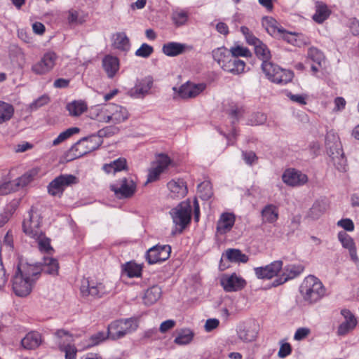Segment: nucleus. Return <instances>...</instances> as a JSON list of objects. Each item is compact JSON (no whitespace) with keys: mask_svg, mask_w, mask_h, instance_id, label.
I'll list each match as a JSON object with an SVG mask.
<instances>
[{"mask_svg":"<svg viewBox=\"0 0 359 359\" xmlns=\"http://www.w3.org/2000/svg\"><path fill=\"white\" fill-rule=\"evenodd\" d=\"M40 272L32 266H27L22 271L18 266L17 271L12 280L14 293L19 297L28 295L32 289L34 283L38 279Z\"/></svg>","mask_w":359,"mask_h":359,"instance_id":"nucleus-1","label":"nucleus"},{"mask_svg":"<svg viewBox=\"0 0 359 359\" xmlns=\"http://www.w3.org/2000/svg\"><path fill=\"white\" fill-rule=\"evenodd\" d=\"M326 290L317 277L309 275L304 278L299 287V292L309 304H313L320 301L325 294Z\"/></svg>","mask_w":359,"mask_h":359,"instance_id":"nucleus-2","label":"nucleus"},{"mask_svg":"<svg viewBox=\"0 0 359 359\" xmlns=\"http://www.w3.org/2000/svg\"><path fill=\"white\" fill-rule=\"evenodd\" d=\"M192 207L189 200L182 201L172 208L170 215L175 225V231L181 233L189 224L191 219Z\"/></svg>","mask_w":359,"mask_h":359,"instance_id":"nucleus-3","label":"nucleus"},{"mask_svg":"<svg viewBox=\"0 0 359 359\" xmlns=\"http://www.w3.org/2000/svg\"><path fill=\"white\" fill-rule=\"evenodd\" d=\"M129 118L128 109L123 106L109 103L101 110L100 114L97 115V120L104 123L111 122L118 124L126 121Z\"/></svg>","mask_w":359,"mask_h":359,"instance_id":"nucleus-4","label":"nucleus"},{"mask_svg":"<svg viewBox=\"0 0 359 359\" xmlns=\"http://www.w3.org/2000/svg\"><path fill=\"white\" fill-rule=\"evenodd\" d=\"M102 143V140L96 135L83 137L72 146L69 155L71 156V159L80 158L99 148Z\"/></svg>","mask_w":359,"mask_h":359,"instance_id":"nucleus-5","label":"nucleus"},{"mask_svg":"<svg viewBox=\"0 0 359 359\" xmlns=\"http://www.w3.org/2000/svg\"><path fill=\"white\" fill-rule=\"evenodd\" d=\"M262 69L266 77L273 83L278 84H286L292 81L293 72L283 69L271 61L262 63Z\"/></svg>","mask_w":359,"mask_h":359,"instance_id":"nucleus-6","label":"nucleus"},{"mask_svg":"<svg viewBox=\"0 0 359 359\" xmlns=\"http://www.w3.org/2000/svg\"><path fill=\"white\" fill-rule=\"evenodd\" d=\"M137 327L138 323L135 318L116 320L108 326V334L111 339H118L135 331Z\"/></svg>","mask_w":359,"mask_h":359,"instance_id":"nucleus-7","label":"nucleus"},{"mask_svg":"<svg viewBox=\"0 0 359 359\" xmlns=\"http://www.w3.org/2000/svg\"><path fill=\"white\" fill-rule=\"evenodd\" d=\"M42 217L41 214L33 207L28 213V218L25 219L22 222L24 233L30 238H39L42 235L41 228Z\"/></svg>","mask_w":359,"mask_h":359,"instance_id":"nucleus-8","label":"nucleus"},{"mask_svg":"<svg viewBox=\"0 0 359 359\" xmlns=\"http://www.w3.org/2000/svg\"><path fill=\"white\" fill-rule=\"evenodd\" d=\"M109 188L118 199L132 198L136 192L137 184L132 177H123L110 184Z\"/></svg>","mask_w":359,"mask_h":359,"instance_id":"nucleus-9","label":"nucleus"},{"mask_svg":"<svg viewBox=\"0 0 359 359\" xmlns=\"http://www.w3.org/2000/svg\"><path fill=\"white\" fill-rule=\"evenodd\" d=\"M58 58L59 56L55 52L48 50L42 55L39 61L32 65L31 71L36 75H46L55 68Z\"/></svg>","mask_w":359,"mask_h":359,"instance_id":"nucleus-10","label":"nucleus"},{"mask_svg":"<svg viewBox=\"0 0 359 359\" xmlns=\"http://www.w3.org/2000/svg\"><path fill=\"white\" fill-rule=\"evenodd\" d=\"M77 183L79 180L76 176L70 174L60 175L48 184V192L53 196L60 197L67 187Z\"/></svg>","mask_w":359,"mask_h":359,"instance_id":"nucleus-11","label":"nucleus"},{"mask_svg":"<svg viewBox=\"0 0 359 359\" xmlns=\"http://www.w3.org/2000/svg\"><path fill=\"white\" fill-rule=\"evenodd\" d=\"M80 292L83 297L101 298L108 293V291L102 283L83 278L81 281Z\"/></svg>","mask_w":359,"mask_h":359,"instance_id":"nucleus-12","label":"nucleus"},{"mask_svg":"<svg viewBox=\"0 0 359 359\" xmlns=\"http://www.w3.org/2000/svg\"><path fill=\"white\" fill-rule=\"evenodd\" d=\"M171 247L169 245H156L149 248L146 253V259L149 264L167 260L170 255Z\"/></svg>","mask_w":359,"mask_h":359,"instance_id":"nucleus-13","label":"nucleus"},{"mask_svg":"<svg viewBox=\"0 0 359 359\" xmlns=\"http://www.w3.org/2000/svg\"><path fill=\"white\" fill-rule=\"evenodd\" d=\"M220 283L224 290L227 292L240 291L247 284L245 280L241 276H237L236 273L223 275L220 279Z\"/></svg>","mask_w":359,"mask_h":359,"instance_id":"nucleus-14","label":"nucleus"},{"mask_svg":"<svg viewBox=\"0 0 359 359\" xmlns=\"http://www.w3.org/2000/svg\"><path fill=\"white\" fill-rule=\"evenodd\" d=\"M153 84L154 79L151 76L138 79L135 86L128 91V95L133 98H143L150 94Z\"/></svg>","mask_w":359,"mask_h":359,"instance_id":"nucleus-15","label":"nucleus"},{"mask_svg":"<svg viewBox=\"0 0 359 359\" xmlns=\"http://www.w3.org/2000/svg\"><path fill=\"white\" fill-rule=\"evenodd\" d=\"M283 182L290 187H301L308 182V177L294 168L286 169L282 175Z\"/></svg>","mask_w":359,"mask_h":359,"instance_id":"nucleus-16","label":"nucleus"},{"mask_svg":"<svg viewBox=\"0 0 359 359\" xmlns=\"http://www.w3.org/2000/svg\"><path fill=\"white\" fill-rule=\"evenodd\" d=\"M206 88L205 83H195L187 81L178 89L177 93L180 98L184 100L195 98Z\"/></svg>","mask_w":359,"mask_h":359,"instance_id":"nucleus-17","label":"nucleus"},{"mask_svg":"<svg viewBox=\"0 0 359 359\" xmlns=\"http://www.w3.org/2000/svg\"><path fill=\"white\" fill-rule=\"evenodd\" d=\"M171 163V159L165 154H159L157 156L156 162L154 163L152 168L149 170L147 182H154L158 179L159 175Z\"/></svg>","mask_w":359,"mask_h":359,"instance_id":"nucleus-18","label":"nucleus"},{"mask_svg":"<svg viewBox=\"0 0 359 359\" xmlns=\"http://www.w3.org/2000/svg\"><path fill=\"white\" fill-rule=\"evenodd\" d=\"M328 146L327 154L332 158L335 168L341 172L346 171L347 166L346 158L339 143H334L332 146Z\"/></svg>","mask_w":359,"mask_h":359,"instance_id":"nucleus-19","label":"nucleus"},{"mask_svg":"<svg viewBox=\"0 0 359 359\" xmlns=\"http://www.w3.org/2000/svg\"><path fill=\"white\" fill-rule=\"evenodd\" d=\"M283 269V262L276 260L261 267L255 268V273L259 279H271L276 276Z\"/></svg>","mask_w":359,"mask_h":359,"instance_id":"nucleus-20","label":"nucleus"},{"mask_svg":"<svg viewBox=\"0 0 359 359\" xmlns=\"http://www.w3.org/2000/svg\"><path fill=\"white\" fill-rule=\"evenodd\" d=\"M304 267L302 264H289L283 268L282 275L273 280V287L279 286L290 279L299 276L304 271Z\"/></svg>","mask_w":359,"mask_h":359,"instance_id":"nucleus-21","label":"nucleus"},{"mask_svg":"<svg viewBox=\"0 0 359 359\" xmlns=\"http://www.w3.org/2000/svg\"><path fill=\"white\" fill-rule=\"evenodd\" d=\"M167 187L170 190V196L172 198H181L187 194V187L183 180H172L168 183Z\"/></svg>","mask_w":359,"mask_h":359,"instance_id":"nucleus-22","label":"nucleus"},{"mask_svg":"<svg viewBox=\"0 0 359 359\" xmlns=\"http://www.w3.org/2000/svg\"><path fill=\"white\" fill-rule=\"evenodd\" d=\"M245 62L235 57L229 56L225 62L221 65V67L226 72L233 74H239L244 72Z\"/></svg>","mask_w":359,"mask_h":359,"instance_id":"nucleus-23","label":"nucleus"},{"mask_svg":"<svg viewBox=\"0 0 359 359\" xmlns=\"http://www.w3.org/2000/svg\"><path fill=\"white\" fill-rule=\"evenodd\" d=\"M102 63L108 78H114L119 69L118 58L111 55H107L102 59Z\"/></svg>","mask_w":359,"mask_h":359,"instance_id":"nucleus-24","label":"nucleus"},{"mask_svg":"<svg viewBox=\"0 0 359 359\" xmlns=\"http://www.w3.org/2000/svg\"><path fill=\"white\" fill-rule=\"evenodd\" d=\"M235 223V216L232 213H222L217 224V231L225 234L232 229Z\"/></svg>","mask_w":359,"mask_h":359,"instance_id":"nucleus-25","label":"nucleus"},{"mask_svg":"<svg viewBox=\"0 0 359 359\" xmlns=\"http://www.w3.org/2000/svg\"><path fill=\"white\" fill-rule=\"evenodd\" d=\"M331 10L329 9L326 4L323 1H317L315 3V13L312 19L318 24L324 22L330 15Z\"/></svg>","mask_w":359,"mask_h":359,"instance_id":"nucleus-26","label":"nucleus"},{"mask_svg":"<svg viewBox=\"0 0 359 359\" xmlns=\"http://www.w3.org/2000/svg\"><path fill=\"white\" fill-rule=\"evenodd\" d=\"M187 46L178 42H168L163 45L162 52L167 56L175 57L183 53Z\"/></svg>","mask_w":359,"mask_h":359,"instance_id":"nucleus-27","label":"nucleus"},{"mask_svg":"<svg viewBox=\"0 0 359 359\" xmlns=\"http://www.w3.org/2000/svg\"><path fill=\"white\" fill-rule=\"evenodd\" d=\"M54 336L55 343L58 346L59 349L73 344V335L65 330H57L55 332Z\"/></svg>","mask_w":359,"mask_h":359,"instance_id":"nucleus-28","label":"nucleus"},{"mask_svg":"<svg viewBox=\"0 0 359 359\" xmlns=\"http://www.w3.org/2000/svg\"><path fill=\"white\" fill-rule=\"evenodd\" d=\"M41 343V334L37 332H31L21 340V344L26 349H34Z\"/></svg>","mask_w":359,"mask_h":359,"instance_id":"nucleus-29","label":"nucleus"},{"mask_svg":"<svg viewBox=\"0 0 359 359\" xmlns=\"http://www.w3.org/2000/svg\"><path fill=\"white\" fill-rule=\"evenodd\" d=\"M161 288L158 285H154L147 289L143 297V303L147 306H151L156 303L161 296Z\"/></svg>","mask_w":359,"mask_h":359,"instance_id":"nucleus-30","label":"nucleus"},{"mask_svg":"<svg viewBox=\"0 0 359 359\" xmlns=\"http://www.w3.org/2000/svg\"><path fill=\"white\" fill-rule=\"evenodd\" d=\"M59 263L56 259L49 257H44L42 263L41 271L52 276L57 275Z\"/></svg>","mask_w":359,"mask_h":359,"instance_id":"nucleus-31","label":"nucleus"},{"mask_svg":"<svg viewBox=\"0 0 359 359\" xmlns=\"http://www.w3.org/2000/svg\"><path fill=\"white\" fill-rule=\"evenodd\" d=\"M224 254L225 258L230 262L246 263L248 261V257L238 249L230 248Z\"/></svg>","mask_w":359,"mask_h":359,"instance_id":"nucleus-32","label":"nucleus"},{"mask_svg":"<svg viewBox=\"0 0 359 359\" xmlns=\"http://www.w3.org/2000/svg\"><path fill=\"white\" fill-rule=\"evenodd\" d=\"M127 168L126 160L123 158H119L116 160L111 161L109 163H106L103 165V170L109 173H116V172L125 170Z\"/></svg>","mask_w":359,"mask_h":359,"instance_id":"nucleus-33","label":"nucleus"},{"mask_svg":"<svg viewBox=\"0 0 359 359\" xmlns=\"http://www.w3.org/2000/svg\"><path fill=\"white\" fill-rule=\"evenodd\" d=\"M238 338L243 342H252L257 337L256 328L251 327H239L237 331Z\"/></svg>","mask_w":359,"mask_h":359,"instance_id":"nucleus-34","label":"nucleus"},{"mask_svg":"<svg viewBox=\"0 0 359 359\" xmlns=\"http://www.w3.org/2000/svg\"><path fill=\"white\" fill-rule=\"evenodd\" d=\"M113 46L115 48L127 51L130 48V40L124 32H118L113 36Z\"/></svg>","mask_w":359,"mask_h":359,"instance_id":"nucleus-35","label":"nucleus"},{"mask_svg":"<svg viewBox=\"0 0 359 359\" xmlns=\"http://www.w3.org/2000/svg\"><path fill=\"white\" fill-rule=\"evenodd\" d=\"M122 270L129 278H138L142 276V266L134 262H128L123 264Z\"/></svg>","mask_w":359,"mask_h":359,"instance_id":"nucleus-36","label":"nucleus"},{"mask_svg":"<svg viewBox=\"0 0 359 359\" xmlns=\"http://www.w3.org/2000/svg\"><path fill=\"white\" fill-rule=\"evenodd\" d=\"M13 114V106L10 103L0 100V124L8 121Z\"/></svg>","mask_w":359,"mask_h":359,"instance_id":"nucleus-37","label":"nucleus"},{"mask_svg":"<svg viewBox=\"0 0 359 359\" xmlns=\"http://www.w3.org/2000/svg\"><path fill=\"white\" fill-rule=\"evenodd\" d=\"M262 216L266 222L273 223L276 222L278 218L277 208L272 204L266 205L262 211Z\"/></svg>","mask_w":359,"mask_h":359,"instance_id":"nucleus-38","label":"nucleus"},{"mask_svg":"<svg viewBox=\"0 0 359 359\" xmlns=\"http://www.w3.org/2000/svg\"><path fill=\"white\" fill-rule=\"evenodd\" d=\"M254 48L256 56L262 61V63L271 61V51L265 43L261 41Z\"/></svg>","mask_w":359,"mask_h":359,"instance_id":"nucleus-39","label":"nucleus"},{"mask_svg":"<svg viewBox=\"0 0 359 359\" xmlns=\"http://www.w3.org/2000/svg\"><path fill=\"white\" fill-rule=\"evenodd\" d=\"M67 109L71 116H79L86 111L87 105L81 100H75L67 105Z\"/></svg>","mask_w":359,"mask_h":359,"instance_id":"nucleus-40","label":"nucleus"},{"mask_svg":"<svg viewBox=\"0 0 359 359\" xmlns=\"http://www.w3.org/2000/svg\"><path fill=\"white\" fill-rule=\"evenodd\" d=\"M326 210V204L323 201H316L309 212V217L312 219H317L324 214Z\"/></svg>","mask_w":359,"mask_h":359,"instance_id":"nucleus-41","label":"nucleus"},{"mask_svg":"<svg viewBox=\"0 0 359 359\" xmlns=\"http://www.w3.org/2000/svg\"><path fill=\"white\" fill-rule=\"evenodd\" d=\"M194 332L189 329L182 330L178 336L175 339L174 342L178 345H186L189 344L194 338Z\"/></svg>","mask_w":359,"mask_h":359,"instance_id":"nucleus-42","label":"nucleus"},{"mask_svg":"<svg viewBox=\"0 0 359 359\" xmlns=\"http://www.w3.org/2000/svg\"><path fill=\"white\" fill-rule=\"evenodd\" d=\"M276 21L273 18L264 17L262 19V25L267 33L271 36H273L277 33L283 32L280 29L276 27Z\"/></svg>","mask_w":359,"mask_h":359,"instance_id":"nucleus-43","label":"nucleus"},{"mask_svg":"<svg viewBox=\"0 0 359 359\" xmlns=\"http://www.w3.org/2000/svg\"><path fill=\"white\" fill-rule=\"evenodd\" d=\"M212 57L220 66L230 56L229 50L225 47H219L212 52Z\"/></svg>","mask_w":359,"mask_h":359,"instance_id":"nucleus-44","label":"nucleus"},{"mask_svg":"<svg viewBox=\"0 0 359 359\" xmlns=\"http://www.w3.org/2000/svg\"><path fill=\"white\" fill-rule=\"evenodd\" d=\"M18 205V201L14 200L6 206V210L0 213V227H2L9 220L10 215L14 212Z\"/></svg>","mask_w":359,"mask_h":359,"instance_id":"nucleus-45","label":"nucleus"},{"mask_svg":"<svg viewBox=\"0 0 359 359\" xmlns=\"http://www.w3.org/2000/svg\"><path fill=\"white\" fill-rule=\"evenodd\" d=\"M36 174V172L34 170L27 172L21 177H18L15 181H13L15 187H16L17 189H18L20 187H24L27 186L33 180L34 177Z\"/></svg>","mask_w":359,"mask_h":359,"instance_id":"nucleus-46","label":"nucleus"},{"mask_svg":"<svg viewBox=\"0 0 359 359\" xmlns=\"http://www.w3.org/2000/svg\"><path fill=\"white\" fill-rule=\"evenodd\" d=\"M285 39L289 42L292 43L295 46H301L302 45H306L309 42V38L304 36L302 34H294L289 33L285 36Z\"/></svg>","mask_w":359,"mask_h":359,"instance_id":"nucleus-47","label":"nucleus"},{"mask_svg":"<svg viewBox=\"0 0 359 359\" xmlns=\"http://www.w3.org/2000/svg\"><path fill=\"white\" fill-rule=\"evenodd\" d=\"M79 132V128L77 127L69 128L60 133V135L53 140V144L57 145L72 136L74 134L78 133Z\"/></svg>","mask_w":359,"mask_h":359,"instance_id":"nucleus-48","label":"nucleus"},{"mask_svg":"<svg viewBox=\"0 0 359 359\" xmlns=\"http://www.w3.org/2000/svg\"><path fill=\"white\" fill-rule=\"evenodd\" d=\"M308 57L313 61L318 66H321V62L324 60L323 53L315 47H311L308 50Z\"/></svg>","mask_w":359,"mask_h":359,"instance_id":"nucleus-49","label":"nucleus"},{"mask_svg":"<svg viewBox=\"0 0 359 359\" xmlns=\"http://www.w3.org/2000/svg\"><path fill=\"white\" fill-rule=\"evenodd\" d=\"M229 50L231 54L230 56L236 58H238V57H250L252 56V53L248 48L239 45L231 47Z\"/></svg>","mask_w":359,"mask_h":359,"instance_id":"nucleus-50","label":"nucleus"},{"mask_svg":"<svg viewBox=\"0 0 359 359\" xmlns=\"http://www.w3.org/2000/svg\"><path fill=\"white\" fill-rule=\"evenodd\" d=\"M39 238H32L38 242L39 248L41 251L50 253L51 251H53V248L50 246V239L45 236L43 232H42V235L39 236Z\"/></svg>","mask_w":359,"mask_h":359,"instance_id":"nucleus-51","label":"nucleus"},{"mask_svg":"<svg viewBox=\"0 0 359 359\" xmlns=\"http://www.w3.org/2000/svg\"><path fill=\"white\" fill-rule=\"evenodd\" d=\"M241 32L245 36L246 42L251 46L255 47L258 43H260L262 41L258 38H257L253 33L250 30V29L246 26H242L241 27Z\"/></svg>","mask_w":359,"mask_h":359,"instance_id":"nucleus-52","label":"nucleus"},{"mask_svg":"<svg viewBox=\"0 0 359 359\" xmlns=\"http://www.w3.org/2000/svg\"><path fill=\"white\" fill-rule=\"evenodd\" d=\"M108 337L110 338L109 334H108V330L106 332L102 331L98 332L93 334L89 338V343L88 344L87 346L91 347L96 346L107 339Z\"/></svg>","mask_w":359,"mask_h":359,"instance_id":"nucleus-53","label":"nucleus"},{"mask_svg":"<svg viewBox=\"0 0 359 359\" xmlns=\"http://www.w3.org/2000/svg\"><path fill=\"white\" fill-rule=\"evenodd\" d=\"M337 237L343 248L346 249H348L355 245L353 239L344 231H339Z\"/></svg>","mask_w":359,"mask_h":359,"instance_id":"nucleus-54","label":"nucleus"},{"mask_svg":"<svg viewBox=\"0 0 359 359\" xmlns=\"http://www.w3.org/2000/svg\"><path fill=\"white\" fill-rule=\"evenodd\" d=\"M172 20L176 25H182L188 20L187 13L184 11H175L172 14Z\"/></svg>","mask_w":359,"mask_h":359,"instance_id":"nucleus-55","label":"nucleus"},{"mask_svg":"<svg viewBox=\"0 0 359 359\" xmlns=\"http://www.w3.org/2000/svg\"><path fill=\"white\" fill-rule=\"evenodd\" d=\"M153 53L154 48L151 46L144 43L135 51V55L142 58H148Z\"/></svg>","mask_w":359,"mask_h":359,"instance_id":"nucleus-56","label":"nucleus"},{"mask_svg":"<svg viewBox=\"0 0 359 359\" xmlns=\"http://www.w3.org/2000/svg\"><path fill=\"white\" fill-rule=\"evenodd\" d=\"M198 191L202 193L201 197L204 200L209 199L212 196V189L209 182H203L198 185Z\"/></svg>","mask_w":359,"mask_h":359,"instance_id":"nucleus-57","label":"nucleus"},{"mask_svg":"<svg viewBox=\"0 0 359 359\" xmlns=\"http://www.w3.org/2000/svg\"><path fill=\"white\" fill-rule=\"evenodd\" d=\"M17 190L18 189L16 187H15L13 181L4 182L0 186V195H6Z\"/></svg>","mask_w":359,"mask_h":359,"instance_id":"nucleus-58","label":"nucleus"},{"mask_svg":"<svg viewBox=\"0 0 359 359\" xmlns=\"http://www.w3.org/2000/svg\"><path fill=\"white\" fill-rule=\"evenodd\" d=\"M60 350L62 352H65V359H76L77 349L74 344L67 346L65 348H62Z\"/></svg>","mask_w":359,"mask_h":359,"instance_id":"nucleus-59","label":"nucleus"},{"mask_svg":"<svg viewBox=\"0 0 359 359\" xmlns=\"http://www.w3.org/2000/svg\"><path fill=\"white\" fill-rule=\"evenodd\" d=\"M118 128L116 127L108 126L105 127L100 130H98L96 136L100 137V139L102 140L103 137H109L111 136L118 132Z\"/></svg>","mask_w":359,"mask_h":359,"instance_id":"nucleus-60","label":"nucleus"},{"mask_svg":"<svg viewBox=\"0 0 359 359\" xmlns=\"http://www.w3.org/2000/svg\"><path fill=\"white\" fill-rule=\"evenodd\" d=\"M266 121V116L264 113L257 112L252 116L250 121L252 125H262Z\"/></svg>","mask_w":359,"mask_h":359,"instance_id":"nucleus-61","label":"nucleus"},{"mask_svg":"<svg viewBox=\"0 0 359 359\" xmlns=\"http://www.w3.org/2000/svg\"><path fill=\"white\" fill-rule=\"evenodd\" d=\"M355 327L352 326L348 322L341 323L337 329V334L339 336H344L349 332L352 331Z\"/></svg>","mask_w":359,"mask_h":359,"instance_id":"nucleus-62","label":"nucleus"},{"mask_svg":"<svg viewBox=\"0 0 359 359\" xmlns=\"http://www.w3.org/2000/svg\"><path fill=\"white\" fill-rule=\"evenodd\" d=\"M337 225L347 231H353L354 230V224L353 221L348 218L340 219L338 221Z\"/></svg>","mask_w":359,"mask_h":359,"instance_id":"nucleus-63","label":"nucleus"},{"mask_svg":"<svg viewBox=\"0 0 359 359\" xmlns=\"http://www.w3.org/2000/svg\"><path fill=\"white\" fill-rule=\"evenodd\" d=\"M348 27L353 35H359V20L358 19L355 18L349 19Z\"/></svg>","mask_w":359,"mask_h":359,"instance_id":"nucleus-64","label":"nucleus"}]
</instances>
